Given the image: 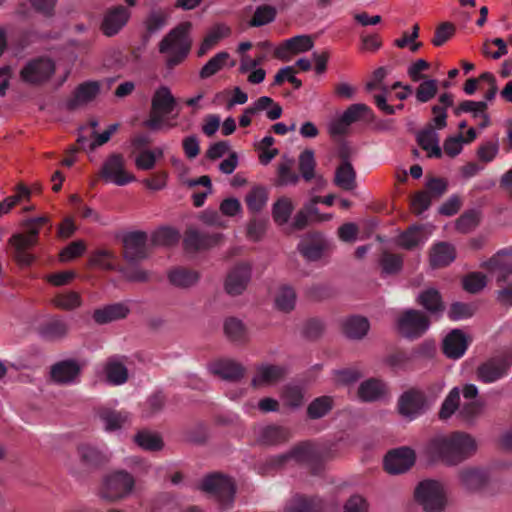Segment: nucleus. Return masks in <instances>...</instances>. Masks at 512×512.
I'll list each match as a JSON object with an SVG mask.
<instances>
[{
	"label": "nucleus",
	"mask_w": 512,
	"mask_h": 512,
	"mask_svg": "<svg viewBox=\"0 0 512 512\" xmlns=\"http://www.w3.org/2000/svg\"><path fill=\"white\" fill-rule=\"evenodd\" d=\"M403 259L396 254L384 253L381 259L383 271L387 274H394L400 271Z\"/></svg>",
	"instance_id": "64"
},
{
	"label": "nucleus",
	"mask_w": 512,
	"mask_h": 512,
	"mask_svg": "<svg viewBox=\"0 0 512 512\" xmlns=\"http://www.w3.org/2000/svg\"><path fill=\"white\" fill-rule=\"evenodd\" d=\"M293 210V201L288 197H281L273 204L272 217L278 225H284L288 222Z\"/></svg>",
	"instance_id": "47"
},
{
	"label": "nucleus",
	"mask_w": 512,
	"mask_h": 512,
	"mask_svg": "<svg viewBox=\"0 0 512 512\" xmlns=\"http://www.w3.org/2000/svg\"><path fill=\"white\" fill-rule=\"evenodd\" d=\"M276 11L273 7L264 5L256 9L249 25L252 27H259L272 22L275 19Z\"/></svg>",
	"instance_id": "56"
},
{
	"label": "nucleus",
	"mask_w": 512,
	"mask_h": 512,
	"mask_svg": "<svg viewBox=\"0 0 512 512\" xmlns=\"http://www.w3.org/2000/svg\"><path fill=\"white\" fill-rule=\"evenodd\" d=\"M231 34V29L229 26L218 23L211 27L207 32L205 38L203 39L198 51L197 55L199 57L204 56L208 51H210L219 41L228 37Z\"/></svg>",
	"instance_id": "35"
},
{
	"label": "nucleus",
	"mask_w": 512,
	"mask_h": 512,
	"mask_svg": "<svg viewBox=\"0 0 512 512\" xmlns=\"http://www.w3.org/2000/svg\"><path fill=\"white\" fill-rule=\"evenodd\" d=\"M56 70L55 61L48 56L28 60L20 70V78L30 85H42L50 80Z\"/></svg>",
	"instance_id": "7"
},
{
	"label": "nucleus",
	"mask_w": 512,
	"mask_h": 512,
	"mask_svg": "<svg viewBox=\"0 0 512 512\" xmlns=\"http://www.w3.org/2000/svg\"><path fill=\"white\" fill-rule=\"evenodd\" d=\"M190 29L191 24L189 22L181 23L171 29L160 40L158 51L168 69L180 65L187 58L192 46Z\"/></svg>",
	"instance_id": "3"
},
{
	"label": "nucleus",
	"mask_w": 512,
	"mask_h": 512,
	"mask_svg": "<svg viewBox=\"0 0 512 512\" xmlns=\"http://www.w3.org/2000/svg\"><path fill=\"white\" fill-rule=\"evenodd\" d=\"M54 304L65 310H72L80 306L81 299L77 292L62 293L54 298Z\"/></svg>",
	"instance_id": "60"
},
{
	"label": "nucleus",
	"mask_w": 512,
	"mask_h": 512,
	"mask_svg": "<svg viewBox=\"0 0 512 512\" xmlns=\"http://www.w3.org/2000/svg\"><path fill=\"white\" fill-rule=\"evenodd\" d=\"M294 161L291 158L283 157L281 162L278 165V179L277 185L280 186H288V185H296L300 179L299 175L296 174L293 170Z\"/></svg>",
	"instance_id": "46"
},
{
	"label": "nucleus",
	"mask_w": 512,
	"mask_h": 512,
	"mask_svg": "<svg viewBox=\"0 0 512 512\" xmlns=\"http://www.w3.org/2000/svg\"><path fill=\"white\" fill-rule=\"evenodd\" d=\"M333 407V399L329 396H321L314 399L307 408V414L311 419L324 417Z\"/></svg>",
	"instance_id": "50"
},
{
	"label": "nucleus",
	"mask_w": 512,
	"mask_h": 512,
	"mask_svg": "<svg viewBox=\"0 0 512 512\" xmlns=\"http://www.w3.org/2000/svg\"><path fill=\"white\" fill-rule=\"evenodd\" d=\"M457 476L460 486L470 492L480 490L488 482V474L481 467H464L458 471Z\"/></svg>",
	"instance_id": "20"
},
{
	"label": "nucleus",
	"mask_w": 512,
	"mask_h": 512,
	"mask_svg": "<svg viewBox=\"0 0 512 512\" xmlns=\"http://www.w3.org/2000/svg\"><path fill=\"white\" fill-rule=\"evenodd\" d=\"M334 183L343 190L351 191L356 187V172L348 159L344 158L335 171Z\"/></svg>",
	"instance_id": "37"
},
{
	"label": "nucleus",
	"mask_w": 512,
	"mask_h": 512,
	"mask_svg": "<svg viewBox=\"0 0 512 512\" xmlns=\"http://www.w3.org/2000/svg\"><path fill=\"white\" fill-rule=\"evenodd\" d=\"M318 457V453L315 449V447L311 444H301L293 449H291L289 452L278 455L271 459L273 466H281L288 462L289 460H295L297 462H303V463H311Z\"/></svg>",
	"instance_id": "25"
},
{
	"label": "nucleus",
	"mask_w": 512,
	"mask_h": 512,
	"mask_svg": "<svg viewBox=\"0 0 512 512\" xmlns=\"http://www.w3.org/2000/svg\"><path fill=\"white\" fill-rule=\"evenodd\" d=\"M479 223V214L476 211H469L461 215L456 221V228L462 233L474 229Z\"/></svg>",
	"instance_id": "61"
},
{
	"label": "nucleus",
	"mask_w": 512,
	"mask_h": 512,
	"mask_svg": "<svg viewBox=\"0 0 512 512\" xmlns=\"http://www.w3.org/2000/svg\"><path fill=\"white\" fill-rule=\"evenodd\" d=\"M200 488L214 496L223 509L231 507L235 495V485L230 478L221 474H213L203 479Z\"/></svg>",
	"instance_id": "9"
},
{
	"label": "nucleus",
	"mask_w": 512,
	"mask_h": 512,
	"mask_svg": "<svg viewBox=\"0 0 512 512\" xmlns=\"http://www.w3.org/2000/svg\"><path fill=\"white\" fill-rule=\"evenodd\" d=\"M431 232H426L425 226H411L407 231L399 236V246L411 250L419 245H423L429 238Z\"/></svg>",
	"instance_id": "36"
},
{
	"label": "nucleus",
	"mask_w": 512,
	"mask_h": 512,
	"mask_svg": "<svg viewBox=\"0 0 512 512\" xmlns=\"http://www.w3.org/2000/svg\"><path fill=\"white\" fill-rule=\"evenodd\" d=\"M175 105L176 99L170 89L166 86L159 87L152 96L149 118L145 121V126L151 130L173 127L166 122V116L174 110Z\"/></svg>",
	"instance_id": "4"
},
{
	"label": "nucleus",
	"mask_w": 512,
	"mask_h": 512,
	"mask_svg": "<svg viewBox=\"0 0 512 512\" xmlns=\"http://www.w3.org/2000/svg\"><path fill=\"white\" fill-rule=\"evenodd\" d=\"M130 17V10L122 5L109 8L101 24L103 34L108 37L115 36L127 25Z\"/></svg>",
	"instance_id": "15"
},
{
	"label": "nucleus",
	"mask_w": 512,
	"mask_h": 512,
	"mask_svg": "<svg viewBox=\"0 0 512 512\" xmlns=\"http://www.w3.org/2000/svg\"><path fill=\"white\" fill-rule=\"evenodd\" d=\"M419 145L427 151L429 157H440L442 155L439 146V137L434 128L428 127L417 135Z\"/></svg>",
	"instance_id": "38"
},
{
	"label": "nucleus",
	"mask_w": 512,
	"mask_h": 512,
	"mask_svg": "<svg viewBox=\"0 0 512 512\" xmlns=\"http://www.w3.org/2000/svg\"><path fill=\"white\" fill-rule=\"evenodd\" d=\"M99 175L104 181L118 186L136 181V177L127 170L126 159L121 153L108 155L102 163Z\"/></svg>",
	"instance_id": "8"
},
{
	"label": "nucleus",
	"mask_w": 512,
	"mask_h": 512,
	"mask_svg": "<svg viewBox=\"0 0 512 512\" xmlns=\"http://www.w3.org/2000/svg\"><path fill=\"white\" fill-rule=\"evenodd\" d=\"M170 13L167 9L152 6L143 24L148 36L161 31L168 23Z\"/></svg>",
	"instance_id": "33"
},
{
	"label": "nucleus",
	"mask_w": 512,
	"mask_h": 512,
	"mask_svg": "<svg viewBox=\"0 0 512 512\" xmlns=\"http://www.w3.org/2000/svg\"><path fill=\"white\" fill-rule=\"evenodd\" d=\"M170 282L180 288H189L199 281V273L186 268H175L169 272Z\"/></svg>",
	"instance_id": "40"
},
{
	"label": "nucleus",
	"mask_w": 512,
	"mask_h": 512,
	"mask_svg": "<svg viewBox=\"0 0 512 512\" xmlns=\"http://www.w3.org/2000/svg\"><path fill=\"white\" fill-rule=\"evenodd\" d=\"M487 109L486 101H471L466 100L459 104L458 107L454 109V114L459 116L461 113H471L474 118L480 117L485 113Z\"/></svg>",
	"instance_id": "55"
},
{
	"label": "nucleus",
	"mask_w": 512,
	"mask_h": 512,
	"mask_svg": "<svg viewBox=\"0 0 512 512\" xmlns=\"http://www.w3.org/2000/svg\"><path fill=\"white\" fill-rule=\"evenodd\" d=\"M68 332V324L62 319H53L42 328V335L49 339L61 338Z\"/></svg>",
	"instance_id": "53"
},
{
	"label": "nucleus",
	"mask_w": 512,
	"mask_h": 512,
	"mask_svg": "<svg viewBox=\"0 0 512 512\" xmlns=\"http://www.w3.org/2000/svg\"><path fill=\"white\" fill-rule=\"evenodd\" d=\"M478 449L476 439L465 432H453L432 438L427 447V454L448 466H456L471 458Z\"/></svg>",
	"instance_id": "1"
},
{
	"label": "nucleus",
	"mask_w": 512,
	"mask_h": 512,
	"mask_svg": "<svg viewBox=\"0 0 512 512\" xmlns=\"http://www.w3.org/2000/svg\"><path fill=\"white\" fill-rule=\"evenodd\" d=\"M97 415L107 432L118 431L130 424V415L125 411L101 408Z\"/></svg>",
	"instance_id": "28"
},
{
	"label": "nucleus",
	"mask_w": 512,
	"mask_h": 512,
	"mask_svg": "<svg viewBox=\"0 0 512 512\" xmlns=\"http://www.w3.org/2000/svg\"><path fill=\"white\" fill-rule=\"evenodd\" d=\"M77 456L85 470L96 467L105 461L103 453L89 443H80L77 446Z\"/></svg>",
	"instance_id": "34"
},
{
	"label": "nucleus",
	"mask_w": 512,
	"mask_h": 512,
	"mask_svg": "<svg viewBox=\"0 0 512 512\" xmlns=\"http://www.w3.org/2000/svg\"><path fill=\"white\" fill-rule=\"evenodd\" d=\"M225 335L233 342L243 343L248 340V333L243 322L235 317H229L223 324Z\"/></svg>",
	"instance_id": "41"
},
{
	"label": "nucleus",
	"mask_w": 512,
	"mask_h": 512,
	"mask_svg": "<svg viewBox=\"0 0 512 512\" xmlns=\"http://www.w3.org/2000/svg\"><path fill=\"white\" fill-rule=\"evenodd\" d=\"M455 258V248L447 242H438L430 249L429 262L434 269L448 266Z\"/></svg>",
	"instance_id": "31"
},
{
	"label": "nucleus",
	"mask_w": 512,
	"mask_h": 512,
	"mask_svg": "<svg viewBox=\"0 0 512 512\" xmlns=\"http://www.w3.org/2000/svg\"><path fill=\"white\" fill-rule=\"evenodd\" d=\"M508 364L501 359H492L481 364L477 370V379L483 383H493L506 375Z\"/></svg>",
	"instance_id": "29"
},
{
	"label": "nucleus",
	"mask_w": 512,
	"mask_h": 512,
	"mask_svg": "<svg viewBox=\"0 0 512 512\" xmlns=\"http://www.w3.org/2000/svg\"><path fill=\"white\" fill-rule=\"evenodd\" d=\"M469 342L462 330L454 329L443 340V352L448 358L459 359L465 354Z\"/></svg>",
	"instance_id": "24"
},
{
	"label": "nucleus",
	"mask_w": 512,
	"mask_h": 512,
	"mask_svg": "<svg viewBox=\"0 0 512 512\" xmlns=\"http://www.w3.org/2000/svg\"><path fill=\"white\" fill-rule=\"evenodd\" d=\"M325 247L320 234H309L300 240L297 250L307 261H317L322 257Z\"/></svg>",
	"instance_id": "26"
},
{
	"label": "nucleus",
	"mask_w": 512,
	"mask_h": 512,
	"mask_svg": "<svg viewBox=\"0 0 512 512\" xmlns=\"http://www.w3.org/2000/svg\"><path fill=\"white\" fill-rule=\"evenodd\" d=\"M429 320L418 310H406L397 319L398 332L408 339L422 336L429 328Z\"/></svg>",
	"instance_id": "10"
},
{
	"label": "nucleus",
	"mask_w": 512,
	"mask_h": 512,
	"mask_svg": "<svg viewBox=\"0 0 512 512\" xmlns=\"http://www.w3.org/2000/svg\"><path fill=\"white\" fill-rule=\"evenodd\" d=\"M123 257L129 263H138L148 257L147 234L142 231L127 233L123 237Z\"/></svg>",
	"instance_id": "12"
},
{
	"label": "nucleus",
	"mask_w": 512,
	"mask_h": 512,
	"mask_svg": "<svg viewBox=\"0 0 512 512\" xmlns=\"http://www.w3.org/2000/svg\"><path fill=\"white\" fill-rule=\"evenodd\" d=\"M105 376L110 384L122 385L128 379V370L120 361L111 359L106 363Z\"/></svg>",
	"instance_id": "43"
},
{
	"label": "nucleus",
	"mask_w": 512,
	"mask_h": 512,
	"mask_svg": "<svg viewBox=\"0 0 512 512\" xmlns=\"http://www.w3.org/2000/svg\"><path fill=\"white\" fill-rule=\"evenodd\" d=\"M419 303L430 313L439 314L444 311V305L439 292L434 288L423 291L418 296Z\"/></svg>",
	"instance_id": "45"
},
{
	"label": "nucleus",
	"mask_w": 512,
	"mask_h": 512,
	"mask_svg": "<svg viewBox=\"0 0 512 512\" xmlns=\"http://www.w3.org/2000/svg\"><path fill=\"white\" fill-rule=\"evenodd\" d=\"M370 328L366 318L353 316L346 319L343 323L344 334L350 339H362L368 333Z\"/></svg>",
	"instance_id": "39"
},
{
	"label": "nucleus",
	"mask_w": 512,
	"mask_h": 512,
	"mask_svg": "<svg viewBox=\"0 0 512 512\" xmlns=\"http://www.w3.org/2000/svg\"><path fill=\"white\" fill-rule=\"evenodd\" d=\"M180 181L182 184L187 185L189 187L202 185L206 188L204 192L193 194V203L196 207H201L204 204L206 197L212 192L211 179L207 175H203L197 179H189L184 178V175L180 174Z\"/></svg>",
	"instance_id": "44"
},
{
	"label": "nucleus",
	"mask_w": 512,
	"mask_h": 512,
	"mask_svg": "<svg viewBox=\"0 0 512 512\" xmlns=\"http://www.w3.org/2000/svg\"><path fill=\"white\" fill-rule=\"evenodd\" d=\"M314 47V40L310 35H297L284 41L275 49V56L281 60H289L291 54H300L310 51Z\"/></svg>",
	"instance_id": "21"
},
{
	"label": "nucleus",
	"mask_w": 512,
	"mask_h": 512,
	"mask_svg": "<svg viewBox=\"0 0 512 512\" xmlns=\"http://www.w3.org/2000/svg\"><path fill=\"white\" fill-rule=\"evenodd\" d=\"M296 292L288 285H283L278 288L275 295V307L285 313L292 311L296 305Z\"/></svg>",
	"instance_id": "42"
},
{
	"label": "nucleus",
	"mask_w": 512,
	"mask_h": 512,
	"mask_svg": "<svg viewBox=\"0 0 512 512\" xmlns=\"http://www.w3.org/2000/svg\"><path fill=\"white\" fill-rule=\"evenodd\" d=\"M415 462V453L408 447H402L389 452L384 460V466L390 474L406 472Z\"/></svg>",
	"instance_id": "18"
},
{
	"label": "nucleus",
	"mask_w": 512,
	"mask_h": 512,
	"mask_svg": "<svg viewBox=\"0 0 512 512\" xmlns=\"http://www.w3.org/2000/svg\"><path fill=\"white\" fill-rule=\"evenodd\" d=\"M438 91V82L435 79H426L416 89V99L420 103H426L433 99Z\"/></svg>",
	"instance_id": "54"
},
{
	"label": "nucleus",
	"mask_w": 512,
	"mask_h": 512,
	"mask_svg": "<svg viewBox=\"0 0 512 512\" xmlns=\"http://www.w3.org/2000/svg\"><path fill=\"white\" fill-rule=\"evenodd\" d=\"M286 372V368L282 365L261 364L257 367L251 383L254 387L272 386L281 381Z\"/></svg>",
	"instance_id": "23"
},
{
	"label": "nucleus",
	"mask_w": 512,
	"mask_h": 512,
	"mask_svg": "<svg viewBox=\"0 0 512 512\" xmlns=\"http://www.w3.org/2000/svg\"><path fill=\"white\" fill-rule=\"evenodd\" d=\"M414 496L426 512H442L447 505L445 487L437 480L428 479L420 482Z\"/></svg>",
	"instance_id": "5"
},
{
	"label": "nucleus",
	"mask_w": 512,
	"mask_h": 512,
	"mask_svg": "<svg viewBox=\"0 0 512 512\" xmlns=\"http://www.w3.org/2000/svg\"><path fill=\"white\" fill-rule=\"evenodd\" d=\"M218 241V234H207L195 228H189L185 234L184 245L187 251L195 252L212 247Z\"/></svg>",
	"instance_id": "27"
},
{
	"label": "nucleus",
	"mask_w": 512,
	"mask_h": 512,
	"mask_svg": "<svg viewBox=\"0 0 512 512\" xmlns=\"http://www.w3.org/2000/svg\"><path fill=\"white\" fill-rule=\"evenodd\" d=\"M80 372L81 366L76 360H62L51 366L50 379L58 385H71L78 381Z\"/></svg>",
	"instance_id": "16"
},
{
	"label": "nucleus",
	"mask_w": 512,
	"mask_h": 512,
	"mask_svg": "<svg viewBox=\"0 0 512 512\" xmlns=\"http://www.w3.org/2000/svg\"><path fill=\"white\" fill-rule=\"evenodd\" d=\"M478 395V387L472 383L453 387L441 404L439 418L447 420L458 412L467 424H475L485 409V403L478 399Z\"/></svg>",
	"instance_id": "2"
},
{
	"label": "nucleus",
	"mask_w": 512,
	"mask_h": 512,
	"mask_svg": "<svg viewBox=\"0 0 512 512\" xmlns=\"http://www.w3.org/2000/svg\"><path fill=\"white\" fill-rule=\"evenodd\" d=\"M253 437L259 445L273 446L285 442L289 433L282 426L258 425L253 428Z\"/></svg>",
	"instance_id": "19"
},
{
	"label": "nucleus",
	"mask_w": 512,
	"mask_h": 512,
	"mask_svg": "<svg viewBox=\"0 0 512 512\" xmlns=\"http://www.w3.org/2000/svg\"><path fill=\"white\" fill-rule=\"evenodd\" d=\"M230 58V55L227 52H219L215 56H213L200 70L199 76L202 79L209 78L220 71L226 61Z\"/></svg>",
	"instance_id": "51"
},
{
	"label": "nucleus",
	"mask_w": 512,
	"mask_h": 512,
	"mask_svg": "<svg viewBox=\"0 0 512 512\" xmlns=\"http://www.w3.org/2000/svg\"><path fill=\"white\" fill-rule=\"evenodd\" d=\"M135 443L145 450L156 451L163 447L161 438L152 432L141 431L134 436Z\"/></svg>",
	"instance_id": "52"
},
{
	"label": "nucleus",
	"mask_w": 512,
	"mask_h": 512,
	"mask_svg": "<svg viewBox=\"0 0 512 512\" xmlns=\"http://www.w3.org/2000/svg\"><path fill=\"white\" fill-rule=\"evenodd\" d=\"M179 239L178 232L169 227H164L159 230H157L153 234L152 241L155 245H161V246H170L174 243H176Z\"/></svg>",
	"instance_id": "57"
},
{
	"label": "nucleus",
	"mask_w": 512,
	"mask_h": 512,
	"mask_svg": "<svg viewBox=\"0 0 512 512\" xmlns=\"http://www.w3.org/2000/svg\"><path fill=\"white\" fill-rule=\"evenodd\" d=\"M114 255L111 251L102 249L96 251L91 257V264L104 270H114Z\"/></svg>",
	"instance_id": "59"
},
{
	"label": "nucleus",
	"mask_w": 512,
	"mask_h": 512,
	"mask_svg": "<svg viewBox=\"0 0 512 512\" xmlns=\"http://www.w3.org/2000/svg\"><path fill=\"white\" fill-rule=\"evenodd\" d=\"M298 167L302 178L305 181H310L316 177L315 168L316 160L314 151L311 149L304 150L298 157Z\"/></svg>",
	"instance_id": "49"
},
{
	"label": "nucleus",
	"mask_w": 512,
	"mask_h": 512,
	"mask_svg": "<svg viewBox=\"0 0 512 512\" xmlns=\"http://www.w3.org/2000/svg\"><path fill=\"white\" fill-rule=\"evenodd\" d=\"M23 232L14 234L9 243L14 248V258L22 266L30 265L34 257L27 250L37 243L38 231L35 228H22Z\"/></svg>",
	"instance_id": "11"
},
{
	"label": "nucleus",
	"mask_w": 512,
	"mask_h": 512,
	"mask_svg": "<svg viewBox=\"0 0 512 512\" xmlns=\"http://www.w3.org/2000/svg\"><path fill=\"white\" fill-rule=\"evenodd\" d=\"M387 392L385 383L377 379H368L359 385L357 395L363 402H373L384 399Z\"/></svg>",
	"instance_id": "32"
},
{
	"label": "nucleus",
	"mask_w": 512,
	"mask_h": 512,
	"mask_svg": "<svg viewBox=\"0 0 512 512\" xmlns=\"http://www.w3.org/2000/svg\"><path fill=\"white\" fill-rule=\"evenodd\" d=\"M252 275L249 263H240L234 266L224 281V290L230 296L241 295L248 287Z\"/></svg>",
	"instance_id": "13"
},
{
	"label": "nucleus",
	"mask_w": 512,
	"mask_h": 512,
	"mask_svg": "<svg viewBox=\"0 0 512 512\" xmlns=\"http://www.w3.org/2000/svg\"><path fill=\"white\" fill-rule=\"evenodd\" d=\"M486 286V277L481 273H471L463 280V287L470 293H477Z\"/></svg>",
	"instance_id": "62"
},
{
	"label": "nucleus",
	"mask_w": 512,
	"mask_h": 512,
	"mask_svg": "<svg viewBox=\"0 0 512 512\" xmlns=\"http://www.w3.org/2000/svg\"><path fill=\"white\" fill-rule=\"evenodd\" d=\"M129 312L130 307L128 303H113L96 309L93 313V319L98 324H106L127 317Z\"/></svg>",
	"instance_id": "30"
},
{
	"label": "nucleus",
	"mask_w": 512,
	"mask_h": 512,
	"mask_svg": "<svg viewBox=\"0 0 512 512\" xmlns=\"http://www.w3.org/2000/svg\"><path fill=\"white\" fill-rule=\"evenodd\" d=\"M100 92V85L96 81H87L80 84L73 94L66 100L68 110H77L94 101Z\"/></svg>",
	"instance_id": "17"
},
{
	"label": "nucleus",
	"mask_w": 512,
	"mask_h": 512,
	"mask_svg": "<svg viewBox=\"0 0 512 512\" xmlns=\"http://www.w3.org/2000/svg\"><path fill=\"white\" fill-rule=\"evenodd\" d=\"M209 371L223 380L236 382L245 375V367L232 359H222L209 365Z\"/></svg>",
	"instance_id": "22"
},
{
	"label": "nucleus",
	"mask_w": 512,
	"mask_h": 512,
	"mask_svg": "<svg viewBox=\"0 0 512 512\" xmlns=\"http://www.w3.org/2000/svg\"><path fill=\"white\" fill-rule=\"evenodd\" d=\"M245 201L248 209L253 213L260 212L267 204L268 192L261 186L253 187L246 195Z\"/></svg>",
	"instance_id": "48"
},
{
	"label": "nucleus",
	"mask_w": 512,
	"mask_h": 512,
	"mask_svg": "<svg viewBox=\"0 0 512 512\" xmlns=\"http://www.w3.org/2000/svg\"><path fill=\"white\" fill-rule=\"evenodd\" d=\"M426 409V399L423 392L411 389L404 392L398 400L399 413L409 420L421 415Z\"/></svg>",
	"instance_id": "14"
},
{
	"label": "nucleus",
	"mask_w": 512,
	"mask_h": 512,
	"mask_svg": "<svg viewBox=\"0 0 512 512\" xmlns=\"http://www.w3.org/2000/svg\"><path fill=\"white\" fill-rule=\"evenodd\" d=\"M134 485L135 480L131 474L117 470L103 479L100 496L108 501H117L128 496L133 491Z\"/></svg>",
	"instance_id": "6"
},
{
	"label": "nucleus",
	"mask_w": 512,
	"mask_h": 512,
	"mask_svg": "<svg viewBox=\"0 0 512 512\" xmlns=\"http://www.w3.org/2000/svg\"><path fill=\"white\" fill-rule=\"evenodd\" d=\"M304 394L298 386H287L283 392V400L286 405L297 408L303 403Z\"/></svg>",
	"instance_id": "63"
},
{
	"label": "nucleus",
	"mask_w": 512,
	"mask_h": 512,
	"mask_svg": "<svg viewBox=\"0 0 512 512\" xmlns=\"http://www.w3.org/2000/svg\"><path fill=\"white\" fill-rule=\"evenodd\" d=\"M475 308L471 304L455 302L451 305L448 316L451 320L459 321L473 316Z\"/></svg>",
	"instance_id": "58"
}]
</instances>
